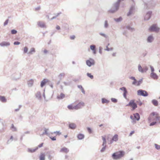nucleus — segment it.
Here are the masks:
<instances>
[{
  "instance_id": "nucleus-1",
  "label": "nucleus",
  "mask_w": 160,
  "mask_h": 160,
  "mask_svg": "<svg viewBox=\"0 0 160 160\" xmlns=\"http://www.w3.org/2000/svg\"><path fill=\"white\" fill-rule=\"evenodd\" d=\"M124 155V152L119 151L113 153L112 155V157L113 159H118L123 157Z\"/></svg>"
},
{
  "instance_id": "nucleus-2",
  "label": "nucleus",
  "mask_w": 160,
  "mask_h": 160,
  "mask_svg": "<svg viewBox=\"0 0 160 160\" xmlns=\"http://www.w3.org/2000/svg\"><path fill=\"white\" fill-rule=\"evenodd\" d=\"M160 119V117L158 114L156 112H153L151 113L148 118L149 120H155L156 121H159Z\"/></svg>"
},
{
  "instance_id": "nucleus-3",
  "label": "nucleus",
  "mask_w": 160,
  "mask_h": 160,
  "mask_svg": "<svg viewBox=\"0 0 160 160\" xmlns=\"http://www.w3.org/2000/svg\"><path fill=\"white\" fill-rule=\"evenodd\" d=\"M126 106H130L132 108V110H134L137 107V105L135 102V100H132L130 101L129 103L126 105Z\"/></svg>"
},
{
  "instance_id": "nucleus-4",
  "label": "nucleus",
  "mask_w": 160,
  "mask_h": 160,
  "mask_svg": "<svg viewBox=\"0 0 160 160\" xmlns=\"http://www.w3.org/2000/svg\"><path fill=\"white\" fill-rule=\"evenodd\" d=\"M130 118L132 120L133 122H135L136 121H138L140 119V116L138 113H136L133 114V116H130Z\"/></svg>"
},
{
  "instance_id": "nucleus-5",
  "label": "nucleus",
  "mask_w": 160,
  "mask_h": 160,
  "mask_svg": "<svg viewBox=\"0 0 160 160\" xmlns=\"http://www.w3.org/2000/svg\"><path fill=\"white\" fill-rule=\"evenodd\" d=\"M159 28L157 27L156 24H153L148 29L150 32H157L159 31Z\"/></svg>"
},
{
  "instance_id": "nucleus-6",
  "label": "nucleus",
  "mask_w": 160,
  "mask_h": 160,
  "mask_svg": "<svg viewBox=\"0 0 160 160\" xmlns=\"http://www.w3.org/2000/svg\"><path fill=\"white\" fill-rule=\"evenodd\" d=\"M137 94L139 96H142L144 97L147 96L148 95V94L146 91L141 89L138 91Z\"/></svg>"
},
{
  "instance_id": "nucleus-7",
  "label": "nucleus",
  "mask_w": 160,
  "mask_h": 160,
  "mask_svg": "<svg viewBox=\"0 0 160 160\" xmlns=\"http://www.w3.org/2000/svg\"><path fill=\"white\" fill-rule=\"evenodd\" d=\"M86 63L88 66L90 67L94 64V61L93 59L90 58L86 61Z\"/></svg>"
},
{
  "instance_id": "nucleus-8",
  "label": "nucleus",
  "mask_w": 160,
  "mask_h": 160,
  "mask_svg": "<svg viewBox=\"0 0 160 160\" xmlns=\"http://www.w3.org/2000/svg\"><path fill=\"white\" fill-rule=\"evenodd\" d=\"M84 106V103L83 102H82L79 103L78 104L75 105L76 108H77V109H79Z\"/></svg>"
},
{
  "instance_id": "nucleus-9",
  "label": "nucleus",
  "mask_w": 160,
  "mask_h": 160,
  "mask_svg": "<svg viewBox=\"0 0 160 160\" xmlns=\"http://www.w3.org/2000/svg\"><path fill=\"white\" fill-rule=\"evenodd\" d=\"M49 81L48 79H44L41 82V87H42L45 84L48 82Z\"/></svg>"
},
{
  "instance_id": "nucleus-10",
  "label": "nucleus",
  "mask_w": 160,
  "mask_h": 160,
  "mask_svg": "<svg viewBox=\"0 0 160 160\" xmlns=\"http://www.w3.org/2000/svg\"><path fill=\"white\" fill-rule=\"evenodd\" d=\"M10 43L9 42H3L0 43V45L2 47L9 46Z\"/></svg>"
},
{
  "instance_id": "nucleus-11",
  "label": "nucleus",
  "mask_w": 160,
  "mask_h": 160,
  "mask_svg": "<svg viewBox=\"0 0 160 160\" xmlns=\"http://www.w3.org/2000/svg\"><path fill=\"white\" fill-rule=\"evenodd\" d=\"M151 76L152 78L155 79H157L158 78V76L154 72H152L151 73Z\"/></svg>"
},
{
  "instance_id": "nucleus-12",
  "label": "nucleus",
  "mask_w": 160,
  "mask_h": 160,
  "mask_svg": "<svg viewBox=\"0 0 160 160\" xmlns=\"http://www.w3.org/2000/svg\"><path fill=\"white\" fill-rule=\"evenodd\" d=\"M68 108L70 110H72L73 109L77 110V108H76L75 106L73 105L72 104H71L68 105Z\"/></svg>"
},
{
  "instance_id": "nucleus-13",
  "label": "nucleus",
  "mask_w": 160,
  "mask_h": 160,
  "mask_svg": "<svg viewBox=\"0 0 160 160\" xmlns=\"http://www.w3.org/2000/svg\"><path fill=\"white\" fill-rule=\"evenodd\" d=\"M120 89H121L123 91L124 93H123V96L125 98H126V94L127 93V91L125 88L124 87H123L122 88H120Z\"/></svg>"
},
{
  "instance_id": "nucleus-14",
  "label": "nucleus",
  "mask_w": 160,
  "mask_h": 160,
  "mask_svg": "<svg viewBox=\"0 0 160 160\" xmlns=\"http://www.w3.org/2000/svg\"><path fill=\"white\" fill-rule=\"evenodd\" d=\"M38 26L41 27L43 28L45 27V23L42 22H39L38 23Z\"/></svg>"
},
{
  "instance_id": "nucleus-15",
  "label": "nucleus",
  "mask_w": 160,
  "mask_h": 160,
  "mask_svg": "<svg viewBox=\"0 0 160 160\" xmlns=\"http://www.w3.org/2000/svg\"><path fill=\"white\" fill-rule=\"evenodd\" d=\"M76 127V125L75 124L73 123H71L69 124V127L72 129H74Z\"/></svg>"
},
{
  "instance_id": "nucleus-16",
  "label": "nucleus",
  "mask_w": 160,
  "mask_h": 160,
  "mask_svg": "<svg viewBox=\"0 0 160 160\" xmlns=\"http://www.w3.org/2000/svg\"><path fill=\"white\" fill-rule=\"evenodd\" d=\"M91 49L93 51V53L94 54L96 53L95 46L94 45H91L90 46Z\"/></svg>"
},
{
  "instance_id": "nucleus-17",
  "label": "nucleus",
  "mask_w": 160,
  "mask_h": 160,
  "mask_svg": "<svg viewBox=\"0 0 160 160\" xmlns=\"http://www.w3.org/2000/svg\"><path fill=\"white\" fill-rule=\"evenodd\" d=\"M0 101L3 102H5L7 101V99L4 96H0Z\"/></svg>"
},
{
  "instance_id": "nucleus-18",
  "label": "nucleus",
  "mask_w": 160,
  "mask_h": 160,
  "mask_svg": "<svg viewBox=\"0 0 160 160\" xmlns=\"http://www.w3.org/2000/svg\"><path fill=\"white\" fill-rule=\"evenodd\" d=\"M77 137L79 139H82L84 138V136L83 134L80 133L78 135Z\"/></svg>"
},
{
  "instance_id": "nucleus-19",
  "label": "nucleus",
  "mask_w": 160,
  "mask_h": 160,
  "mask_svg": "<svg viewBox=\"0 0 160 160\" xmlns=\"http://www.w3.org/2000/svg\"><path fill=\"white\" fill-rule=\"evenodd\" d=\"M152 12H149L147 13L145 16V19L146 20H148L149 18L150 17L151 15V14Z\"/></svg>"
},
{
  "instance_id": "nucleus-20",
  "label": "nucleus",
  "mask_w": 160,
  "mask_h": 160,
  "mask_svg": "<svg viewBox=\"0 0 160 160\" xmlns=\"http://www.w3.org/2000/svg\"><path fill=\"white\" fill-rule=\"evenodd\" d=\"M60 152L67 153L68 152V150L66 148L64 147L61 149Z\"/></svg>"
},
{
  "instance_id": "nucleus-21",
  "label": "nucleus",
  "mask_w": 160,
  "mask_h": 160,
  "mask_svg": "<svg viewBox=\"0 0 160 160\" xmlns=\"http://www.w3.org/2000/svg\"><path fill=\"white\" fill-rule=\"evenodd\" d=\"M65 97V95L62 93H61L60 95L57 96V98L59 99H61L64 98Z\"/></svg>"
},
{
  "instance_id": "nucleus-22",
  "label": "nucleus",
  "mask_w": 160,
  "mask_h": 160,
  "mask_svg": "<svg viewBox=\"0 0 160 160\" xmlns=\"http://www.w3.org/2000/svg\"><path fill=\"white\" fill-rule=\"evenodd\" d=\"M112 139L113 141H117L118 139V135H115L113 137Z\"/></svg>"
},
{
  "instance_id": "nucleus-23",
  "label": "nucleus",
  "mask_w": 160,
  "mask_h": 160,
  "mask_svg": "<svg viewBox=\"0 0 160 160\" xmlns=\"http://www.w3.org/2000/svg\"><path fill=\"white\" fill-rule=\"evenodd\" d=\"M153 40V37L151 36H150L149 37H148L147 39L148 42H152Z\"/></svg>"
},
{
  "instance_id": "nucleus-24",
  "label": "nucleus",
  "mask_w": 160,
  "mask_h": 160,
  "mask_svg": "<svg viewBox=\"0 0 160 160\" xmlns=\"http://www.w3.org/2000/svg\"><path fill=\"white\" fill-rule=\"evenodd\" d=\"M130 78L132 80H134V81L132 82V84L133 85H136V82L137 81H136V79H135V78L133 77H131Z\"/></svg>"
},
{
  "instance_id": "nucleus-25",
  "label": "nucleus",
  "mask_w": 160,
  "mask_h": 160,
  "mask_svg": "<svg viewBox=\"0 0 160 160\" xmlns=\"http://www.w3.org/2000/svg\"><path fill=\"white\" fill-rule=\"evenodd\" d=\"M153 104L155 106H157L158 104V102L156 100H153L152 101Z\"/></svg>"
},
{
  "instance_id": "nucleus-26",
  "label": "nucleus",
  "mask_w": 160,
  "mask_h": 160,
  "mask_svg": "<svg viewBox=\"0 0 160 160\" xmlns=\"http://www.w3.org/2000/svg\"><path fill=\"white\" fill-rule=\"evenodd\" d=\"M138 69L140 72H144V71L143 69V68H142L141 65H139L138 66Z\"/></svg>"
},
{
  "instance_id": "nucleus-27",
  "label": "nucleus",
  "mask_w": 160,
  "mask_h": 160,
  "mask_svg": "<svg viewBox=\"0 0 160 160\" xmlns=\"http://www.w3.org/2000/svg\"><path fill=\"white\" fill-rule=\"evenodd\" d=\"M45 155L43 153L41 154L40 156V160H45Z\"/></svg>"
},
{
  "instance_id": "nucleus-28",
  "label": "nucleus",
  "mask_w": 160,
  "mask_h": 160,
  "mask_svg": "<svg viewBox=\"0 0 160 160\" xmlns=\"http://www.w3.org/2000/svg\"><path fill=\"white\" fill-rule=\"evenodd\" d=\"M102 103H108L109 102V101H108L107 99L104 98H102Z\"/></svg>"
},
{
  "instance_id": "nucleus-29",
  "label": "nucleus",
  "mask_w": 160,
  "mask_h": 160,
  "mask_svg": "<svg viewBox=\"0 0 160 160\" xmlns=\"http://www.w3.org/2000/svg\"><path fill=\"white\" fill-rule=\"evenodd\" d=\"M35 52V49L34 48H32L30 50V51L29 52V53L32 54V52Z\"/></svg>"
},
{
  "instance_id": "nucleus-30",
  "label": "nucleus",
  "mask_w": 160,
  "mask_h": 160,
  "mask_svg": "<svg viewBox=\"0 0 160 160\" xmlns=\"http://www.w3.org/2000/svg\"><path fill=\"white\" fill-rule=\"evenodd\" d=\"M87 75L91 79H93V76L92 75L91 73H87Z\"/></svg>"
},
{
  "instance_id": "nucleus-31",
  "label": "nucleus",
  "mask_w": 160,
  "mask_h": 160,
  "mask_svg": "<svg viewBox=\"0 0 160 160\" xmlns=\"http://www.w3.org/2000/svg\"><path fill=\"white\" fill-rule=\"evenodd\" d=\"M102 138L103 141V146L106 143V140L105 138L103 136H102Z\"/></svg>"
},
{
  "instance_id": "nucleus-32",
  "label": "nucleus",
  "mask_w": 160,
  "mask_h": 160,
  "mask_svg": "<svg viewBox=\"0 0 160 160\" xmlns=\"http://www.w3.org/2000/svg\"><path fill=\"white\" fill-rule=\"evenodd\" d=\"M64 75H65V74L64 73H60L59 75L58 76L60 78H62L64 77Z\"/></svg>"
},
{
  "instance_id": "nucleus-33",
  "label": "nucleus",
  "mask_w": 160,
  "mask_h": 160,
  "mask_svg": "<svg viewBox=\"0 0 160 160\" xmlns=\"http://www.w3.org/2000/svg\"><path fill=\"white\" fill-rule=\"evenodd\" d=\"M38 149V148H37L36 149H29V151L30 152H34L36 150H37Z\"/></svg>"
},
{
  "instance_id": "nucleus-34",
  "label": "nucleus",
  "mask_w": 160,
  "mask_h": 160,
  "mask_svg": "<svg viewBox=\"0 0 160 160\" xmlns=\"http://www.w3.org/2000/svg\"><path fill=\"white\" fill-rule=\"evenodd\" d=\"M33 81L32 80L28 81V84L30 85L31 86L33 84Z\"/></svg>"
},
{
  "instance_id": "nucleus-35",
  "label": "nucleus",
  "mask_w": 160,
  "mask_h": 160,
  "mask_svg": "<svg viewBox=\"0 0 160 160\" xmlns=\"http://www.w3.org/2000/svg\"><path fill=\"white\" fill-rule=\"evenodd\" d=\"M11 32L12 34H15L17 33V31L16 30L13 29L11 30Z\"/></svg>"
},
{
  "instance_id": "nucleus-36",
  "label": "nucleus",
  "mask_w": 160,
  "mask_h": 160,
  "mask_svg": "<svg viewBox=\"0 0 160 160\" xmlns=\"http://www.w3.org/2000/svg\"><path fill=\"white\" fill-rule=\"evenodd\" d=\"M142 80H139L138 81H137L136 82V85L139 86L140 84L142 83Z\"/></svg>"
},
{
  "instance_id": "nucleus-37",
  "label": "nucleus",
  "mask_w": 160,
  "mask_h": 160,
  "mask_svg": "<svg viewBox=\"0 0 160 160\" xmlns=\"http://www.w3.org/2000/svg\"><path fill=\"white\" fill-rule=\"evenodd\" d=\"M155 146L156 148L157 149H160V146L156 144H155Z\"/></svg>"
},
{
  "instance_id": "nucleus-38",
  "label": "nucleus",
  "mask_w": 160,
  "mask_h": 160,
  "mask_svg": "<svg viewBox=\"0 0 160 160\" xmlns=\"http://www.w3.org/2000/svg\"><path fill=\"white\" fill-rule=\"evenodd\" d=\"M24 52L25 53H26L28 51V48L27 47H25L24 48Z\"/></svg>"
},
{
  "instance_id": "nucleus-39",
  "label": "nucleus",
  "mask_w": 160,
  "mask_h": 160,
  "mask_svg": "<svg viewBox=\"0 0 160 160\" xmlns=\"http://www.w3.org/2000/svg\"><path fill=\"white\" fill-rule=\"evenodd\" d=\"M54 133L56 134L57 135H59L61 134V133L59 131H56L54 132Z\"/></svg>"
},
{
  "instance_id": "nucleus-40",
  "label": "nucleus",
  "mask_w": 160,
  "mask_h": 160,
  "mask_svg": "<svg viewBox=\"0 0 160 160\" xmlns=\"http://www.w3.org/2000/svg\"><path fill=\"white\" fill-rule=\"evenodd\" d=\"M112 101L114 102H117V100L114 98H112L111 99Z\"/></svg>"
},
{
  "instance_id": "nucleus-41",
  "label": "nucleus",
  "mask_w": 160,
  "mask_h": 160,
  "mask_svg": "<svg viewBox=\"0 0 160 160\" xmlns=\"http://www.w3.org/2000/svg\"><path fill=\"white\" fill-rule=\"evenodd\" d=\"M87 130L89 133H92V130L91 129L89 128H87Z\"/></svg>"
},
{
  "instance_id": "nucleus-42",
  "label": "nucleus",
  "mask_w": 160,
  "mask_h": 160,
  "mask_svg": "<svg viewBox=\"0 0 160 160\" xmlns=\"http://www.w3.org/2000/svg\"><path fill=\"white\" fill-rule=\"evenodd\" d=\"M150 68L151 69L152 72H153L154 71V68L153 67H152L151 66H150Z\"/></svg>"
},
{
  "instance_id": "nucleus-43",
  "label": "nucleus",
  "mask_w": 160,
  "mask_h": 160,
  "mask_svg": "<svg viewBox=\"0 0 160 160\" xmlns=\"http://www.w3.org/2000/svg\"><path fill=\"white\" fill-rule=\"evenodd\" d=\"M43 143H41V144H39L38 146V148H40L41 147H42V146H43Z\"/></svg>"
},
{
  "instance_id": "nucleus-44",
  "label": "nucleus",
  "mask_w": 160,
  "mask_h": 160,
  "mask_svg": "<svg viewBox=\"0 0 160 160\" xmlns=\"http://www.w3.org/2000/svg\"><path fill=\"white\" fill-rule=\"evenodd\" d=\"M50 138H51L52 140H56V138L55 137H50Z\"/></svg>"
},
{
  "instance_id": "nucleus-45",
  "label": "nucleus",
  "mask_w": 160,
  "mask_h": 160,
  "mask_svg": "<svg viewBox=\"0 0 160 160\" xmlns=\"http://www.w3.org/2000/svg\"><path fill=\"white\" fill-rule=\"evenodd\" d=\"M104 26L106 28L108 26V22L107 21H105V22Z\"/></svg>"
},
{
  "instance_id": "nucleus-46",
  "label": "nucleus",
  "mask_w": 160,
  "mask_h": 160,
  "mask_svg": "<svg viewBox=\"0 0 160 160\" xmlns=\"http://www.w3.org/2000/svg\"><path fill=\"white\" fill-rule=\"evenodd\" d=\"M20 42H15L14 43V45H19V44H20Z\"/></svg>"
},
{
  "instance_id": "nucleus-47",
  "label": "nucleus",
  "mask_w": 160,
  "mask_h": 160,
  "mask_svg": "<svg viewBox=\"0 0 160 160\" xmlns=\"http://www.w3.org/2000/svg\"><path fill=\"white\" fill-rule=\"evenodd\" d=\"M143 69L144 71V72H146L148 70V68L147 67H145L143 68Z\"/></svg>"
},
{
  "instance_id": "nucleus-48",
  "label": "nucleus",
  "mask_w": 160,
  "mask_h": 160,
  "mask_svg": "<svg viewBox=\"0 0 160 160\" xmlns=\"http://www.w3.org/2000/svg\"><path fill=\"white\" fill-rule=\"evenodd\" d=\"M134 131H132L130 133L129 136H131L134 133Z\"/></svg>"
},
{
  "instance_id": "nucleus-49",
  "label": "nucleus",
  "mask_w": 160,
  "mask_h": 160,
  "mask_svg": "<svg viewBox=\"0 0 160 160\" xmlns=\"http://www.w3.org/2000/svg\"><path fill=\"white\" fill-rule=\"evenodd\" d=\"M156 122H153L151 123L150 124V126H152L155 125L156 123Z\"/></svg>"
},
{
  "instance_id": "nucleus-50",
  "label": "nucleus",
  "mask_w": 160,
  "mask_h": 160,
  "mask_svg": "<svg viewBox=\"0 0 160 160\" xmlns=\"http://www.w3.org/2000/svg\"><path fill=\"white\" fill-rule=\"evenodd\" d=\"M8 20H6L4 23V25H6L7 24L8 22Z\"/></svg>"
},
{
  "instance_id": "nucleus-51",
  "label": "nucleus",
  "mask_w": 160,
  "mask_h": 160,
  "mask_svg": "<svg viewBox=\"0 0 160 160\" xmlns=\"http://www.w3.org/2000/svg\"><path fill=\"white\" fill-rule=\"evenodd\" d=\"M122 19V18L120 17V18H118V19H117L116 21H117L118 22V21H120Z\"/></svg>"
},
{
  "instance_id": "nucleus-52",
  "label": "nucleus",
  "mask_w": 160,
  "mask_h": 160,
  "mask_svg": "<svg viewBox=\"0 0 160 160\" xmlns=\"http://www.w3.org/2000/svg\"><path fill=\"white\" fill-rule=\"evenodd\" d=\"M75 38V36L74 35L70 37V38L71 39H73Z\"/></svg>"
},
{
  "instance_id": "nucleus-53",
  "label": "nucleus",
  "mask_w": 160,
  "mask_h": 160,
  "mask_svg": "<svg viewBox=\"0 0 160 160\" xmlns=\"http://www.w3.org/2000/svg\"><path fill=\"white\" fill-rule=\"evenodd\" d=\"M78 87L80 89H82L83 88L82 87V86L81 85H78Z\"/></svg>"
},
{
  "instance_id": "nucleus-54",
  "label": "nucleus",
  "mask_w": 160,
  "mask_h": 160,
  "mask_svg": "<svg viewBox=\"0 0 160 160\" xmlns=\"http://www.w3.org/2000/svg\"><path fill=\"white\" fill-rule=\"evenodd\" d=\"M56 28L57 29L59 30L60 29V27L59 26H57L56 27Z\"/></svg>"
},
{
  "instance_id": "nucleus-55",
  "label": "nucleus",
  "mask_w": 160,
  "mask_h": 160,
  "mask_svg": "<svg viewBox=\"0 0 160 160\" xmlns=\"http://www.w3.org/2000/svg\"><path fill=\"white\" fill-rule=\"evenodd\" d=\"M81 90L82 92L83 93H84L85 91H84V89L83 88H82V89H81Z\"/></svg>"
},
{
  "instance_id": "nucleus-56",
  "label": "nucleus",
  "mask_w": 160,
  "mask_h": 160,
  "mask_svg": "<svg viewBox=\"0 0 160 160\" xmlns=\"http://www.w3.org/2000/svg\"><path fill=\"white\" fill-rule=\"evenodd\" d=\"M100 34L101 35L103 36L104 37H106V35L105 34H102V33H100Z\"/></svg>"
},
{
  "instance_id": "nucleus-57",
  "label": "nucleus",
  "mask_w": 160,
  "mask_h": 160,
  "mask_svg": "<svg viewBox=\"0 0 160 160\" xmlns=\"http://www.w3.org/2000/svg\"><path fill=\"white\" fill-rule=\"evenodd\" d=\"M44 52V53H46L48 52V51L47 50H44L43 51Z\"/></svg>"
},
{
  "instance_id": "nucleus-58",
  "label": "nucleus",
  "mask_w": 160,
  "mask_h": 160,
  "mask_svg": "<svg viewBox=\"0 0 160 160\" xmlns=\"http://www.w3.org/2000/svg\"><path fill=\"white\" fill-rule=\"evenodd\" d=\"M131 11H130L128 13V16H129L131 13Z\"/></svg>"
},
{
  "instance_id": "nucleus-59",
  "label": "nucleus",
  "mask_w": 160,
  "mask_h": 160,
  "mask_svg": "<svg viewBox=\"0 0 160 160\" xmlns=\"http://www.w3.org/2000/svg\"><path fill=\"white\" fill-rule=\"evenodd\" d=\"M142 102H140L138 103V105L140 106L142 105Z\"/></svg>"
},
{
  "instance_id": "nucleus-60",
  "label": "nucleus",
  "mask_w": 160,
  "mask_h": 160,
  "mask_svg": "<svg viewBox=\"0 0 160 160\" xmlns=\"http://www.w3.org/2000/svg\"><path fill=\"white\" fill-rule=\"evenodd\" d=\"M64 137L65 138H66L67 137H68V135H65L64 136Z\"/></svg>"
},
{
  "instance_id": "nucleus-61",
  "label": "nucleus",
  "mask_w": 160,
  "mask_h": 160,
  "mask_svg": "<svg viewBox=\"0 0 160 160\" xmlns=\"http://www.w3.org/2000/svg\"><path fill=\"white\" fill-rule=\"evenodd\" d=\"M47 130H48V129H46L45 130V133H47Z\"/></svg>"
},
{
  "instance_id": "nucleus-62",
  "label": "nucleus",
  "mask_w": 160,
  "mask_h": 160,
  "mask_svg": "<svg viewBox=\"0 0 160 160\" xmlns=\"http://www.w3.org/2000/svg\"><path fill=\"white\" fill-rule=\"evenodd\" d=\"M102 125V124H101V125H99V127H101Z\"/></svg>"
},
{
  "instance_id": "nucleus-63",
  "label": "nucleus",
  "mask_w": 160,
  "mask_h": 160,
  "mask_svg": "<svg viewBox=\"0 0 160 160\" xmlns=\"http://www.w3.org/2000/svg\"><path fill=\"white\" fill-rule=\"evenodd\" d=\"M14 127V125L13 124L12 125V127Z\"/></svg>"
},
{
  "instance_id": "nucleus-64",
  "label": "nucleus",
  "mask_w": 160,
  "mask_h": 160,
  "mask_svg": "<svg viewBox=\"0 0 160 160\" xmlns=\"http://www.w3.org/2000/svg\"><path fill=\"white\" fill-rule=\"evenodd\" d=\"M159 72H160V69L159 70Z\"/></svg>"
}]
</instances>
